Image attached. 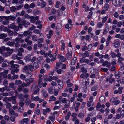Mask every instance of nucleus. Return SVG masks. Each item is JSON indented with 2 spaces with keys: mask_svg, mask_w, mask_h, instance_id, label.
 Here are the masks:
<instances>
[{
  "mask_svg": "<svg viewBox=\"0 0 124 124\" xmlns=\"http://www.w3.org/2000/svg\"><path fill=\"white\" fill-rule=\"evenodd\" d=\"M32 39L33 41H36L38 39L37 37L35 35H34L32 36Z\"/></svg>",
  "mask_w": 124,
  "mask_h": 124,
  "instance_id": "09e8293b",
  "label": "nucleus"
},
{
  "mask_svg": "<svg viewBox=\"0 0 124 124\" xmlns=\"http://www.w3.org/2000/svg\"><path fill=\"white\" fill-rule=\"evenodd\" d=\"M108 15H107L106 16L104 17L103 19L102 20V23H104L107 20L108 18Z\"/></svg>",
  "mask_w": 124,
  "mask_h": 124,
  "instance_id": "864d4df0",
  "label": "nucleus"
},
{
  "mask_svg": "<svg viewBox=\"0 0 124 124\" xmlns=\"http://www.w3.org/2000/svg\"><path fill=\"white\" fill-rule=\"evenodd\" d=\"M110 101L115 105L118 104L120 102L119 101L117 100L116 97L112 98L110 100Z\"/></svg>",
  "mask_w": 124,
  "mask_h": 124,
  "instance_id": "39448f33",
  "label": "nucleus"
},
{
  "mask_svg": "<svg viewBox=\"0 0 124 124\" xmlns=\"http://www.w3.org/2000/svg\"><path fill=\"white\" fill-rule=\"evenodd\" d=\"M9 112L10 115H13L15 113L14 111L12 108H10L9 109Z\"/></svg>",
  "mask_w": 124,
  "mask_h": 124,
  "instance_id": "e433bc0d",
  "label": "nucleus"
},
{
  "mask_svg": "<svg viewBox=\"0 0 124 124\" xmlns=\"http://www.w3.org/2000/svg\"><path fill=\"white\" fill-rule=\"evenodd\" d=\"M109 57V55L108 54H106L104 55H101V58H103L104 57L105 59L108 58Z\"/></svg>",
  "mask_w": 124,
  "mask_h": 124,
  "instance_id": "4d7b16f0",
  "label": "nucleus"
},
{
  "mask_svg": "<svg viewBox=\"0 0 124 124\" xmlns=\"http://www.w3.org/2000/svg\"><path fill=\"white\" fill-rule=\"evenodd\" d=\"M22 82L20 80H16L15 81V84L17 85H18L22 83Z\"/></svg>",
  "mask_w": 124,
  "mask_h": 124,
  "instance_id": "6e6d98bb",
  "label": "nucleus"
},
{
  "mask_svg": "<svg viewBox=\"0 0 124 124\" xmlns=\"http://www.w3.org/2000/svg\"><path fill=\"white\" fill-rule=\"evenodd\" d=\"M6 50L7 52L5 55H4L5 56H8L10 55L12 53L14 50L13 49H10L8 47L6 48Z\"/></svg>",
  "mask_w": 124,
  "mask_h": 124,
  "instance_id": "7ed1b4c3",
  "label": "nucleus"
},
{
  "mask_svg": "<svg viewBox=\"0 0 124 124\" xmlns=\"http://www.w3.org/2000/svg\"><path fill=\"white\" fill-rule=\"evenodd\" d=\"M7 62L8 64L9 63V62L8 61H4L2 64L3 67H4L6 66L7 65V64L6 63Z\"/></svg>",
  "mask_w": 124,
  "mask_h": 124,
  "instance_id": "5fc2aeb1",
  "label": "nucleus"
},
{
  "mask_svg": "<svg viewBox=\"0 0 124 124\" xmlns=\"http://www.w3.org/2000/svg\"><path fill=\"white\" fill-rule=\"evenodd\" d=\"M16 26L15 23H13L11 24L10 25L8 26V27L9 28H11L12 29H14Z\"/></svg>",
  "mask_w": 124,
  "mask_h": 124,
  "instance_id": "b1692460",
  "label": "nucleus"
},
{
  "mask_svg": "<svg viewBox=\"0 0 124 124\" xmlns=\"http://www.w3.org/2000/svg\"><path fill=\"white\" fill-rule=\"evenodd\" d=\"M24 59L26 62L30 61L31 59V55L29 54L26 56L24 58Z\"/></svg>",
  "mask_w": 124,
  "mask_h": 124,
  "instance_id": "6ab92c4d",
  "label": "nucleus"
},
{
  "mask_svg": "<svg viewBox=\"0 0 124 124\" xmlns=\"http://www.w3.org/2000/svg\"><path fill=\"white\" fill-rule=\"evenodd\" d=\"M112 2L113 4L116 6H118L120 4V0H113Z\"/></svg>",
  "mask_w": 124,
  "mask_h": 124,
  "instance_id": "9b49d317",
  "label": "nucleus"
},
{
  "mask_svg": "<svg viewBox=\"0 0 124 124\" xmlns=\"http://www.w3.org/2000/svg\"><path fill=\"white\" fill-rule=\"evenodd\" d=\"M14 62L12 60L10 61V64H14ZM19 65L16 64L12 65L11 66L10 70H11V73L12 74H14L16 72H18L19 71V69H18L19 67Z\"/></svg>",
  "mask_w": 124,
  "mask_h": 124,
  "instance_id": "f257e3e1",
  "label": "nucleus"
},
{
  "mask_svg": "<svg viewBox=\"0 0 124 124\" xmlns=\"http://www.w3.org/2000/svg\"><path fill=\"white\" fill-rule=\"evenodd\" d=\"M8 72V71L7 70H4L3 73H2L1 74L3 76L4 78V79H6L7 78V74Z\"/></svg>",
  "mask_w": 124,
  "mask_h": 124,
  "instance_id": "f8f14e48",
  "label": "nucleus"
},
{
  "mask_svg": "<svg viewBox=\"0 0 124 124\" xmlns=\"http://www.w3.org/2000/svg\"><path fill=\"white\" fill-rule=\"evenodd\" d=\"M109 8V6L108 4H105L103 8V9L107 11L108 10Z\"/></svg>",
  "mask_w": 124,
  "mask_h": 124,
  "instance_id": "7c9ffc66",
  "label": "nucleus"
},
{
  "mask_svg": "<svg viewBox=\"0 0 124 124\" xmlns=\"http://www.w3.org/2000/svg\"><path fill=\"white\" fill-rule=\"evenodd\" d=\"M20 78L23 80H25L26 76L24 75L23 74H21L20 76Z\"/></svg>",
  "mask_w": 124,
  "mask_h": 124,
  "instance_id": "052dcab7",
  "label": "nucleus"
},
{
  "mask_svg": "<svg viewBox=\"0 0 124 124\" xmlns=\"http://www.w3.org/2000/svg\"><path fill=\"white\" fill-rule=\"evenodd\" d=\"M7 32L10 36H12L13 34V31L10 29H8L7 31Z\"/></svg>",
  "mask_w": 124,
  "mask_h": 124,
  "instance_id": "79ce46f5",
  "label": "nucleus"
},
{
  "mask_svg": "<svg viewBox=\"0 0 124 124\" xmlns=\"http://www.w3.org/2000/svg\"><path fill=\"white\" fill-rule=\"evenodd\" d=\"M62 103H64V106L66 108L69 107L70 105V101L67 100L66 98H64L62 99Z\"/></svg>",
  "mask_w": 124,
  "mask_h": 124,
  "instance_id": "20e7f679",
  "label": "nucleus"
},
{
  "mask_svg": "<svg viewBox=\"0 0 124 124\" xmlns=\"http://www.w3.org/2000/svg\"><path fill=\"white\" fill-rule=\"evenodd\" d=\"M76 57H74L73 58V60L71 62V63L72 65H74L75 64L76 62Z\"/></svg>",
  "mask_w": 124,
  "mask_h": 124,
  "instance_id": "37998d69",
  "label": "nucleus"
},
{
  "mask_svg": "<svg viewBox=\"0 0 124 124\" xmlns=\"http://www.w3.org/2000/svg\"><path fill=\"white\" fill-rule=\"evenodd\" d=\"M38 86L36 85H33L31 89V90L33 91L34 89L35 90L33 93V94H37L39 92V90L38 88Z\"/></svg>",
  "mask_w": 124,
  "mask_h": 124,
  "instance_id": "423d86ee",
  "label": "nucleus"
},
{
  "mask_svg": "<svg viewBox=\"0 0 124 124\" xmlns=\"http://www.w3.org/2000/svg\"><path fill=\"white\" fill-rule=\"evenodd\" d=\"M7 37V35L5 34H1L0 35V39H2Z\"/></svg>",
  "mask_w": 124,
  "mask_h": 124,
  "instance_id": "c03bdc74",
  "label": "nucleus"
},
{
  "mask_svg": "<svg viewBox=\"0 0 124 124\" xmlns=\"http://www.w3.org/2000/svg\"><path fill=\"white\" fill-rule=\"evenodd\" d=\"M121 67L120 69L121 70H123L124 69V64L122 63H120Z\"/></svg>",
  "mask_w": 124,
  "mask_h": 124,
  "instance_id": "774afa93",
  "label": "nucleus"
},
{
  "mask_svg": "<svg viewBox=\"0 0 124 124\" xmlns=\"http://www.w3.org/2000/svg\"><path fill=\"white\" fill-rule=\"evenodd\" d=\"M110 55L113 58H114L116 57V54L114 52H111L110 53Z\"/></svg>",
  "mask_w": 124,
  "mask_h": 124,
  "instance_id": "3c124183",
  "label": "nucleus"
},
{
  "mask_svg": "<svg viewBox=\"0 0 124 124\" xmlns=\"http://www.w3.org/2000/svg\"><path fill=\"white\" fill-rule=\"evenodd\" d=\"M56 100V98L54 96H52L50 97L49 101L50 102L51 101H54Z\"/></svg>",
  "mask_w": 124,
  "mask_h": 124,
  "instance_id": "393cba45",
  "label": "nucleus"
},
{
  "mask_svg": "<svg viewBox=\"0 0 124 124\" xmlns=\"http://www.w3.org/2000/svg\"><path fill=\"white\" fill-rule=\"evenodd\" d=\"M39 97L38 96L34 97L33 95L31 96V99L32 101H34L36 102L39 99Z\"/></svg>",
  "mask_w": 124,
  "mask_h": 124,
  "instance_id": "4be33fe9",
  "label": "nucleus"
},
{
  "mask_svg": "<svg viewBox=\"0 0 124 124\" xmlns=\"http://www.w3.org/2000/svg\"><path fill=\"white\" fill-rule=\"evenodd\" d=\"M81 71L83 73H86L87 72V70L85 69L83 67L81 68Z\"/></svg>",
  "mask_w": 124,
  "mask_h": 124,
  "instance_id": "13d9d810",
  "label": "nucleus"
},
{
  "mask_svg": "<svg viewBox=\"0 0 124 124\" xmlns=\"http://www.w3.org/2000/svg\"><path fill=\"white\" fill-rule=\"evenodd\" d=\"M120 42L119 41L116 42L114 43V46L116 48L118 47L120 45Z\"/></svg>",
  "mask_w": 124,
  "mask_h": 124,
  "instance_id": "72a5a7b5",
  "label": "nucleus"
},
{
  "mask_svg": "<svg viewBox=\"0 0 124 124\" xmlns=\"http://www.w3.org/2000/svg\"><path fill=\"white\" fill-rule=\"evenodd\" d=\"M72 25H69L68 24H66L65 26L66 29L68 31L70 30L72 27Z\"/></svg>",
  "mask_w": 124,
  "mask_h": 124,
  "instance_id": "f3484780",
  "label": "nucleus"
},
{
  "mask_svg": "<svg viewBox=\"0 0 124 124\" xmlns=\"http://www.w3.org/2000/svg\"><path fill=\"white\" fill-rule=\"evenodd\" d=\"M39 66L38 63L36 62H35L33 65V69L36 70L38 68Z\"/></svg>",
  "mask_w": 124,
  "mask_h": 124,
  "instance_id": "c9c22d12",
  "label": "nucleus"
},
{
  "mask_svg": "<svg viewBox=\"0 0 124 124\" xmlns=\"http://www.w3.org/2000/svg\"><path fill=\"white\" fill-rule=\"evenodd\" d=\"M51 111V110L49 108H47L46 109H44L43 110V113L44 115H46L48 113Z\"/></svg>",
  "mask_w": 124,
  "mask_h": 124,
  "instance_id": "dca6fc26",
  "label": "nucleus"
},
{
  "mask_svg": "<svg viewBox=\"0 0 124 124\" xmlns=\"http://www.w3.org/2000/svg\"><path fill=\"white\" fill-rule=\"evenodd\" d=\"M11 97L7 98V97L4 98L3 99V101L7 102L8 101H11Z\"/></svg>",
  "mask_w": 124,
  "mask_h": 124,
  "instance_id": "cd10ccee",
  "label": "nucleus"
},
{
  "mask_svg": "<svg viewBox=\"0 0 124 124\" xmlns=\"http://www.w3.org/2000/svg\"><path fill=\"white\" fill-rule=\"evenodd\" d=\"M103 24L101 22L98 23L97 25V27L99 28H101L103 26Z\"/></svg>",
  "mask_w": 124,
  "mask_h": 124,
  "instance_id": "a18cd8bd",
  "label": "nucleus"
},
{
  "mask_svg": "<svg viewBox=\"0 0 124 124\" xmlns=\"http://www.w3.org/2000/svg\"><path fill=\"white\" fill-rule=\"evenodd\" d=\"M57 81L59 83V84L58 85V86L59 88L60 89H62L63 86V83L60 80H57Z\"/></svg>",
  "mask_w": 124,
  "mask_h": 124,
  "instance_id": "4468645a",
  "label": "nucleus"
},
{
  "mask_svg": "<svg viewBox=\"0 0 124 124\" xmlns=\"http://www.w3.org/2000/svg\"><path fill=\"white\" fill-rule=\"evenodd\" d=\"M84 58H81L80 60V63H82L84 62L87 63V64L89 65L90 63V61L88 60L85 59Z\"/></svg>",
  "mask_w": 124,
  "mask_h": 124,
  "instance_id": "1a4fd4ad",
  "label": "nucleus"
},
{
  "mask_svg": "<svg viewBox=\"0 0 124 124\" xmlns=\"http://www.w3.org/2000/svg\"><path fill=\"white\" fill-rule=\"evenodd\" d=\"M55 117L54 116H50L49 117V119L51 120L52 121H53L55 119Z\"/></svg>",
  "mask_w": 124,
  "mask_h": 124,
  "instance_id": "0e129e2a",
  "label": "nucleus"
},
{
  "mask_svg": "<svg viewBox=\"0 0 124 124\" xmlns=\"http://www.w3.org/2000/svg\"><path fill=\"white\" fill-rule=\"evenodd\" d=\"M116 38H120L122 40L124 39V36L123 35H120L118 34L116 35L115 36Z\"/></svg>",
  "mask_w": 124,
  "mask_h": 124,
  "instance_id": "2eb2a0df",
  "label": "nucleus"
},
{
  "mask_svg": "<svg viewBox=\"0 0 124 124\" xmlns=\"http://www.w3.org/2000/svg\"><path fill=\"white\" fill-rule=\"evenodd\" d=\"M92 105H94V103H93L92 102L90 101L88 102L87 103V106L89 107L91 106L92 105Z\"/></svg>",
  "mask_w": 124,
  "mask_h": 124,
  "instance_id": "bf43d9fd",
  "label": "nucleus"
},
{
  "mask_svg": "<svg viewBox=\"0 0 124 124\" xmlns=\"http://www.w3.org/2000/svg\"><path fill=\"white\" fill-rule=\"evenodd\" d=\"M43 80V78H39L38 79V85L40 87H41V86L42 85V81Z\"/></svg>",
  "mask_w": 124,
  "mask_h": 124,
  "instance_id": "bb28decb",
  "label": "nucleus"
},
{
  "mask_svg": "<svg viewBox=\"0 0 124 124\" xmlns=\"http://www.w3.org/2000/svg\"><path fill=\"white\" fill-rule=\"evenodd\" d=\"M48 91L49 93L51 94H53V89L51 87H50L48 89Z\"/></svg>",
  "mask_w": 124,
  "mask_h": 124,
  "instance_id": "a19ab883",
  "label": "nucleus"
},
{
  "mask_svg": "<svg viewBox=\"0 0 124 124\" xmlns=\"http://www.w3.org/2000/svg\"><path fill=\"white\" fill-rule=\"evenodd\" d=\"M32 33V32H31L29 31H25L24 32L23 34L25 37H26L29 34H31Z\"/></svg>",
  "mask_w": 124,
  "mask_h": 124,
  "instance_id": "5701e85b",
  "label": "nucleus"
},
{
  "mask_svg": "<svg viewBox=\"0 0 124 124\" xmlns=\"http://www.w3.org/2000/svg\"><path fill=\"white\" fill-rule=\"evenodd\" d=\"M7 18V19H10L12 20H14L16 19V17L15 16H9Z\"/></svg>",
  "mask_w": 124,
  "mask_h": 124,
  "instance_id": "f704fd0d",
  "label": "nucleus"
},
{
  "mask_svg": "<svg viewBox=\"0 0 124 124\" xmlns=\"http://www.w3.org/2000/svg\"><path fill=\"white\" fill-rule=\"evenodd\" d=\"M5 49V47L3 46H2L0 48V53H2L3 51Z\"/></svg>",
  "mask_w": 124,
  "mask_h": 124,
  "instance_id": "58836bf2",
  "label": "nucleus"
},
{
  "mask_svg": "<svg viewBox=\"0 0 124 124\" xmlns=\"http://www.w3.org/2000/svg\"><path fill=\"white\" fill-rule=\"evenodd\" d=\"M28 96L27 95L23 96L22 94H21L19 95L18 98L20 101L19 104L21 107H23V106L24 105V104L23 102L24 101V98H26Z\"/></svg>",
  "mask_w": 124,
  "mask_h": 124,
  "instance_id": "f03ea898",
  "label": "nucleus"
},
{
  "mask_svg": "<svg viewBox=\"0 0 124 124\" xmlns=\"http://www.w3.org/2000/svg\"><path fill=\"white\" fill-rule=\"evenodd\" d=\"M43 77L44 80L46 81H51L53 80L52 77L51 76H49L48 78H47V75H44Z\"/></svg>",
  "mask_w": 124,
  "mask_h": 124,
  "instance_id": "9d476101",
  "label": "nucleus"
},
{
  "mask_svg": "<svg viewBox=\"0 0 124 124\" xmlns=\"http://www.w3.org/2000/svg\"><path fill=\"white\" fill-rule=\"evenodd\" d=\"M15 43V42H12L11 41H8L7 43V44L8 45L12 46L14 45Z\"/></svg>",
  "mask_w": 124,
  "mask_h": 124,
  "instance_id": "de8ad7c7",
  "label": "nucleus"
},
{
  "mask_svg": "<svg viewBox=\"0 0 124 124\" xmlns=\"http://www.w3.org/2000/svg\"><path fill=\"white\" fill-rule=\"evenodd\" d=\"M22 24L25 27H27L30 24V23L28 22H26L25 21H23L22 22Z\"/></svg>",
  "mask_w": 124,
  "mask_h": 124,
  "instance_id": "a211bd4d",
  "label": "nucleus"
},
{
  "mask_svg": "<svg viewBox=\"0 0 124 124\" xmlns=\"http://www.w3.org/2000/svg\"><path fill=\"white\" fill-rule=\"evenodd\" d=\"M92 14L93 12L92 11H91L89 13V14L87 16V18L88 19L91 18L92 16Z\"/></svg>",
  "mask_w": 124,
  "mask_h": 124,
  "instance_id": "603ef678",
  "label": "nucleus"
},
{
  "mask_svg": "<svg viewBox=\"0 0 124 124\" xmlns=\"http://www.w3.org/2000/svg\"><path fill=\"white\" fill-rule=\"evenodd\" d=\"M41 92L43 93V96L44 97H46L48 96L47 93L44 90H43L41 91Z\"/></svg>",
  "mask_w": 124,
  "mask_h": 124,
  "instance_id": "c85d7f7f",
  "label": "nucleus"
},
{
  "mask_svg": "<svg viewBox=\"0 0 124 124\" xmlns=\"http://www.w3.org/2000/svg\"><path fill=\"white\" fill-rule=\"evenodd\" d=\"M123 88L121 87H120L118 88V93L119 94H121L122 93V89Z\"/></svg>",
  "mask_w": 124,
  "mask_h": 124,
  "instance_id": "69168bd1",
  "label": "nucleus"
},
{
  "mask_svg": "<svg viewBox=\"0 0 124 124\" xmlns=\"http://www.w3.org/2000/svg\"><path fill=\"white\" fill-rule=\"evenodd\" d=\"M29 84H30L28 82H27L26 83H23L21 84V86L22 87H26L28 85H29Z\"/></svg>",
  "mask_w": 124,
  "mask_h": 124,
  "instance_id": "ea45409f",
  "label": "nucleus"
},
{
  "mask_svg": "<svg viewBox=\"0 0 124 124\" xmlns=\"http://www.w3.org/2000/svg\"><path fill=\"white\" fill-rule=\"evenodd\" d=\"M66 83L67 84V87H71L72 86V84L70 83L69 80H68L66 81Z\"/></svg>",
  "mask_w": 124,
  "mask_h": 124,
  "instance_id": "473e14b6",
  "label": "nucleus"
},
{
  "mask_svg": "<svg viewBox=\"0 0 124 124\" xmlns=\"http://www.w3.org/2000/svg\"><path fill=\"white\" fill-rule=\"evenodd\" d=\"M100 101L101 102H104L105 101V97L104 96H102L100 97L99 98Z\"/></svg>",
  "mask_w": 124,
  "mask_h": 124,
  "instance_id": "2f4dec72",
  "label": "nucleus"
},
{
  "mask_svg": "<svg viewBox=\"0 0 124 124\" xmlns=\"http://www.w3.org/2000/svg\"><path fill=\"white\" fill-rule=\"evenodd\" d=\"M114 16L116 18H117L118 17L119 15L118 12H116L114 13Z\"/></svg>",
  "mask_w": 124,
  "mask_h": 124,
  "instance_id": "338daca9",
  "label": "nucleus"
},
{
  "mask_svg": "<svg viewBox=\"0 0 124 124\" xmlns=\"http://www.w3.org/2000/svg\"><path fill=\"white\" fill-rule=\"evenodd\" d=\"M39 18L38 16H36L35 17L34 16H31L30 17V22L32 23H35L36 20L38 19Z\"/></svg>",
  "mask_w": 124,
  "mask_h": 124,
  "instance_id": "6e6552de",
  "label": "nucleus"
},
{
  "mask_svg": "<svg viewBox=\"0 0 124 124\" xmlns=\"http://www.w3.org/2000/svg\"><path fill=\"white\" fill-rule=\"evenodd\" d=\"M16 9V7L14 6H12L10 8L11 11L13 12H15Z\"/></svg>",
  "mask_w": 124,
  "mask_h": 124,
  "instance_id": "c756f323",
  "label": "nucleus"
},
{
  "mask_svg": "<svg viewBox=\"0 0 124 124\" xmlns=\"http://www.w3.org/2000/svg\"><path fill=\"white\" fill-rule=\"evenodd\" d=\"M11 101H12V103L13 104H15L16 102V97L15 96L11 97Z\"/></svg>",
  "mask_w": 124,
  "mask_h": 124,
  "instance_id": "a878e982",
  "label": "nucleus"
},
{
  "mask_svg": "<svg viewBox=\"0 0 124 124\" xmlns=\"http://www.w3.org/2000/svg\"><path fill=\"white\" fill-rule=\"evenodd\" d=\"M12 58L13 59H17L18 60H19L21 59H22V58H20V57H18L16 55H13L12 56Z\"/></svg>",
  "mask_w": 124,
  "mask_h": 124,
  "instance_id": "49530a36",
  "label": "nucleus"
},
{
  "mask_svg": "<svg viewBox=\"0 0 124 124\" xmlns=\"http://www.w3.org/2000/svg\"><path fill=\"white\" fill-rule=\"evenodd\" d=\"M115 77L117 78H119L120 77L119 73L118 72H116L115 73Z\"/></svg>",
  "mask_w": 124,
  "mask_h": 124,
  "instance_id": "8fccbe9b",
  "label": "nucleus"
},
{
  "mask_svg": "<svg viewBox=\"0 0 124 124\" xmlns=\"http://www.w3.org/2000/svg\"><path fill=\"white\" fill-rule=\"evenodd\" d=\"M71 114V113L70 112H69L65 117V119L66 120H68L69 119Z\"/></svg>",
  "mask_w": 124,
  "mask_h": 124,
  "instance_id": "4c0bfd02",
  "label": "nucleus"
},
{
  "mask_svg": "<svg viewBox=\"0 0 124 124\" xmlns=\"http://www.w3.org/2000/svg\"><path fill=\"white\" fill-rule=\"evenodd\" d=\"M33 67L31 65H28L26 66L24 68V71L28 70H29L31 71H32L33 70Z\"/></svg>",
  "mask_w": 124,
  "mask_h": 124,
  "instance_id": "0eeeda50",
  "label": "nucleus"
},
{
  "mask_svg": "<svg viewBox=\"0 0 124 124\" xmlns=\"http://www.w3.org/2000/svg\"><path fill=\"white\" fill-rule=\"evenodd\" d=\"M62 64V63L60 62L57 63L56 64V68H59V67Z\"/></svg>",
  "mask_w": 124,
  "mask_h": 124,
  "instance_id": "680f3d73",
  "label": "nucleus"
},
{
  "mask_svg": "<svg viewBox=\"0 0 124 124\" xmlns=\"http://www.w3.org/2000/svg\"><path fill=\"white\" fill-rule=\"evenodd\" d=\"M58 58L62 62H64L66 60L65 58L61 55H58Z\"/></svg>",
  "mask_w": 124,
  "mask_h": 124,
  "instance_id": "412c9836",
  "label": "nucleus"
},
{
  "mask_svg": "<svg viewBox=\"0 0 124 124\" xmlns=\"http://www.w3.org/2000/svg\"><path fill=\"white\" fill-rule=\"evenodd\" d=\"M58 90L55 89L54 91V95L55 96H57L58 94Z\"/></svg>",
  "mask_w": 124,
  "mask_h": 124,
  "instance_id": "e2e57ef3",
  "label": "nucleus"
},
{
  "mask_svg": "<svg viewBox=\"0 0 124 124\" xmlns=\"http://www.w3.org/2000/svg\"><path fill=\"white\" fill-rule=\"evenodd\" d=\"M83 58H85L86 56L88 57L89 56V53L87 51H86L82 54Z\"/></svg>",
  "mask_w": 124,
  "mask_h": 124,
  "instance_id": "aec40b11",
  "label": "nucleus"
},
{
  "mask_svg": "<svg viewBox=\"0 0 124 124\" xmlns=\"http://www.w3.org/2000/svg\"><path fill=\"white\" fill-rule=\"evenodd\" d=\"M71 51L70 50H68V52L67 53L66 56L68 60H70L72 57Z\"/></svg>",
  "mask_w": 124,
  "mask_h": 124,
  "instance_id": "ddd939ff",
  "label": "nucleus"
}]
</instances>
